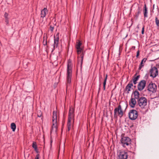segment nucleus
Wrapping results in <instances>:
<instances>
[{"mask_svg": "<svg viewBox=\"0 0 159 159\" xmlns=\"http://www.w3.org/2000/svg\"><path fill=\"white\" fill-rule=\"evenodd\" d=\"M75 108L72 106L70 107L68 115L67 124V130L69 131L74 122Z\"/></svg>", "mask_w": 159, "mask_h": 159, "instance_id": "nucleus-1", "label": "nucleus"}, {"mask_svg": "<svg viewBox=\"0 0 159 159\" xmlns=\"http://www.w3.org/2000/svg\"><path fill=\"white\" fill-rule=\"evenodd\" d=\"M142 10H141L139 7L137 9V12L135 14V16L136 18H138L139 16V15L141 13Z\"/></svg>", "mask_w": 159, "mask_h": 159, "instance_id": "nucleus-22", "label": "nucleus"}, {"mask_svg": "<svg viewBox=\"0 0 159 159\" xmlns=\"http://www.w3.org/2000/svg\"><path fill=\"white\" fill-rule=\"evenodd\" d=\"M48 11L47 8L44 7L41 11V18H43L45 17L46 14L48 13Z\"/></svg>", "mask_w": 159, "mask_h": 159, "instance_id": "nucleus-16", "label": "nucleus"}, {"mask_svg": "<svg viewBox=\"0 0 159 159\" xmlns=\"http://www.w3.org/2000/svg\"><path fill=\"white\" fill-rule=\"evenodd\" d=\"M107 75H106L105 77L104 80V81L103 83V90H105L106 89V82L107 80Z\"/></svg>", "mask_w": 159, "mask_h": 159, "instance_id": "nucleus-21", "label": "nucleus"}, {"mask_svg": "<svg viewBox=\"0 0 159 159\" xmlns=\"http://www.w3.org/2000/svg\"><path fill=\"white\" fill-rule=\"evenodd\" d=\"M43 44L44 46H45L47 44V40L46 39L45 40V38L44 37L43 38Z\"/></svg>", "mask_w": 159, "mask_h": 159, "instance_id": "nucleus-27", "label": "nucleus"}, {"mask_svg": "<svg viewBox=\"0 0 159 159\" xmlns=\"http://www.w3.org/2000/svg\"><path fill=\"white\" fill-rule=\"evenodd\" d=\"M32 146V147L34 149L35 151L36 152L38 153V151L37 148V144L36 142H34L33 143Z\"/></svg>", "mask_w": 159, "mask_h": 159, "instance_id": "nucleus-20", "label": "nucleus"}, {"mask_svg": "<svg viewBox=\"0 0 159 159\" xmlns=\"http://www.w3.org/2000/svg\"><path fill=\"white\" fill-rule=\"evenodd\" d=\"M155 22L157 25L159 27V20H158L157 17L155 18Z\"/></svg>", "mask_w": 159, "mask_h": 159, "instance_id": "nucleus-25", "label": "nucleus"}, {"mask_svg": "<svg viewBox=\"0 0 159 159\" xmlns=\"http://www.w3.org/2000/svg\"><path fill=\"white\" fill-rule=\"evenodd\" d=\"M138 115V112L135 110H130L128 113L129 117V119L132 120H136L137 118Z\"/></svg>", "mask_w": 159, "mask_h": 159, "instance_id": "nucleus-7", "label": "nucleus"}, {"mask_svg": "<svg viewBox=\"0 0 159 159\" xmlns=\"http://www.w3.org/2000/svg\"><path fill=\"white\" fill-rule=\"evenodd\" d=\"M8 13H7L6 12L4 14V15L5 19H7V18H8Z\"/></svg>", "mask_w": 159, "mask_h": 159, "instance_id": "nucleus-29", "label": "nucleus"}, {"mask_svg": "<svg viewBox=\"0 0 159 159\" xmlns=\"http://www.w3.org/2000/svg\"><path fill=\"white\" fill-rule=\"evenodd\" d=\"M35 159H39V154L36 155Z\"/></svg>", "mask_w": 159, "mask_h": 159, "instance_id": "nucleus-32", "label": "nucleus"}, {"mask_svg": "<svg viewBox=\"0 0 159 159\" xmlns=\"http://www.w3.org/2000/svg\"><path fill=\"white\" fill-rule=\"evenodd\" d=\"M57 112L55 111H53L52 119V125L51 130V136L53 135L56 136L57 134L58 125L57 121Z\"/></svg>", "mask_w": 159, "mask_h": 159, "instance_id": "nucleus-2", "label": "nucleus"}, {"mask_svg": "<svg viewBox=\"0 0 159 159\" xmlns=\"http://www.w3.org/2000/svg\"><path fill=\"white\" fill-rule=\"evenodd\" d=\"M136 104V100L134 99V98H131L129 102V104L130 106L132 108H134L135 107Z\"/></svg>", "mask_w": 159, "mask_h": 159, "instance_id": "nucleus-15", "label": "nucleus"}, {"mask_svg": "<svg viewBox=\"0 0 159 159\" xmlns=\"http://www.w3.org/2000/svg\"><path fill=\"white\" fill-rule=\"evenodd\" d=\"M52 143V140H51V142H50L51 144Z\"/></svg>", "mask_w": 159, "mask_h": 159, "instance_id": "nucleus-36", "label": "nucleus"}, {"mask_svg": "<svg viewBox=\"0 0 159 159\" xmlns=\"http://www.w3.org/2000/svg\"><path fill=\"white\" fill-rule=\"evenodd\" d=\"M54 28V27L53 26H52V25H51L50 27V30L52 31V32L53 31V29Z\"/></svg>", "mask_w": 159, "mask_h": 159, "instance_id": "nucleus-28", "label": "nucleus"}, {"mask_svg": "<svg viewBox=\"0 0 159 159\" xmlns=\"http://www.w3.org/2000/svg\"><path fill=\"white\" fill-rule=\"evenodd\" d=\"M131 140H120L121 143L124 147L131 144Z\"/></svg>", "mask_w": 159, "mask_h": 159, "instance_id": "nucleus-13", "label": "nucleus"}, {"mask_svg": "<svg viewBox=\"0 0 159 159\" xmlns=\"http://www.w3.org/2000/svg\"><path fill=\"white\" fill-rule=\"evenodd\" d=\"M54 43L53 45L54 49H55V48H57V47L58 44L59 42V39L58 34H57L56 36H54Z\"/></svg>", "mask_w": 159, "mask_h": 159, "instance_id": "nucleus-14", "label": "nucleus"}, {"mask_svg": "<svg viewBox=\"0 0 159 159\" xmlns=\"http://www.w3.org/2000/svg\"><path fill=\"white\" fill-rule=\"evenodd\" d=\"M133 93L134 95V98H134L135 100L136 99L138 100H139L140 98L139 97L140 95L139 92L137 90H135L133 92Z\"/></svg>", "mask_w": 159, "mask_h": 159, "instance_id": "nucleus-17", "label": "nucleus"}, {"mask_svg": "<svg viewBox=\"0 0 159 159\" xmlns=\"http://www.w3.org/2000/svg\"><path fill=\"white\" fill-rule=\"evenodd\" d=\"M157 89V85L154 83L151 82L148 85V90L150 92L154 93L156 92Z\"/></svg>", "mask_w": 159, "mask_h": 159, "instance_id": "nucleus-8", "label": "nucleus"}, {"mask_svg": "<svg viewBox=\"0 0 159 159\" xmlns=\"http://www.w3.org/2000/svg\"><path fill=\"white\" fill-rule=\"evenodd\" d=\"M5 19V22L7 24H8L9 23L8 21V18Z\"/></svg>", "mask_w": 159, "mask_h": 159, "instance_id": "nucleus-33", "label": "nucleus"}, {"mask_svg": "<svg viewBox=\"0 0 159 159\" xmlns=\"http://www.w3.org/2000/svg\"><path fill=\"white\" fill-rule=\"evenodd\" d=\"M147 60V58H144L143 59L139 66V70H140L144 66V63L146 62Z\"/></svg>", "mask_w": 159, "mask_h": 159, "instance_id": "nucleus-18", "label": "nucleus"}, {"mask_svg": "<svg viewBox=\"0 0 159 159\" xmlns=\"http://www.w3.org/2000/svg\"><path fill=\"white\" fill-rule=\"evenodd\" d=\"M144 16V18H146L148 17V10L147 8L146 7V6L145 4L144 5V9L143 10Z\"/></svg>", "mask_w": 159, "mask_h": 159, "instance_id": "nucleus-19", "label": "nucleus"}, {"mask_svg": "<svg viewBox=\"0 0 159 159\" xmlns=\"http://www.w3.org/2000/svg\"><path fill=\"white\" fill-rule=\"evenodd\" d=\"M146 83V81L144 80H141L139 83L138 85V89L139 90H142L145 87Z\"/></svg>", "mask_w": 159, "mask_h": 159, "instance_id": "nucleus-10", "label": "nucleus"}, {"mask_svg": "<svg viewBox=\"0 0 159 159\" xmlns=\"http://www.w3.org/2000/svg\"><path fill=\"white\" fill-rule=\"evenodd\" d=\"M144 26L143 25L142 28V34H143L144 33Z\"/></svg>", "mask_w": 159, "mask_h": 159, "instance_id": "nucleus-30", "label": "nucleus"}, {"mask_svg": "<svg viewBox=\"0 0 159 159\" xmlns=\"http://www.w3.org/2000/svg\"><path fill=\"white\" fill-rule=\"evenodd\" d=\"M132 48L133 49H134L135 48V47L134 46H132Z\"/></svg>", "mask_w": 159, "mask_h": 159, "instance_id": "nucleus-34", "label": "nucleus"}, {"mask_svg": "<svg viewBox=\"0 0 159 159\" xmlns=\"http://www.w3.org/2000/svg\"><path fill=\"white\" fill-rule=\"evenodd\" d=\"M100 86H101V84H100L99 85V90H100Z\"/></svg>", "mask_w": 159, "mask_h": 159, "instance_id": "nucleus-35", "label": "nucleus"}, {"mask_svg": "<svg viewBox=\"0 0 159 159\" xmlns=\"http://www.w3.org/2000/svg\"><path fill=\"white\" fill-rule=\"evenodd\" d=\"M154 5L153 6V7H154Z\"/></svg>", "mask_w": 159, "mask_h": 159, "instance_id": "nucleus-37", "label": "nucleus"}, {"mask_svg": "<svg viewBox=\"0 0 159 159\" xmlns=\"http://www.w3.org/2000/svg\"><path fill=\"white\" fill-rule=\"evenodd\" d=\"M42 113L41 111H38L37 116L38 117H40L41 116Z\"/></svg>", "mask_w": 159, "mask_h": 159, "instance_id": "nucleus-26", "label": "nucleus"}, {"mask_svg": "<svg viewBox=\"0 0 159 159\" xmlns=\"http://www.w3.org/2000/svg\"><path fill=\"white\" fill-rule=\"evenodd\" d=\"M128 157L127 153L125 151H121L118 154V159H127Z\"/></svg>", "mask_w": 159, "mask_h": 159, "instance_id": "nucleus-11", "label": "nucleus"}, {"mask_svg": "<svg viewBox=\"0 0 159 159\" xmlns=\"http://www.w3.org/2000/svg\"><path fill=\"white\" fill-rule=\"evenodd\" d=\"M150 76L153 78L156 77L158 74V70L155 67H151L150 70Z\"/></svg>", "mask_w": 159, "mask_h": 159, "instance_id": "nucleus-9", "label": "nucleus"}, {"mask_svg": "<svg viewBox=\"0 0 159 159\" xmlns=\"http://www.w3.org/2000/svg\"><path fill=\"white\" fill-rule=\"evenodd\" d=\"M133 86L132 81H130L126 86L125 89V91L127 94L129 93L131 90V87Z\"/></svg>", "mask_w": 159, "mask_h": 159, "instance_id": "nucleus-12", "label": "nucleus"}, {"mask_svg": "<svg viewBox=\"0 0 159 159\" xmlns=\"http://www.w3.org/2000/svg\"><path fill=\"white\" fill-rule=\"evenodd\" d=\"M139 77L140 76L139 75L136 76V77H134L133 79V82L134 84H135L137 83V82L138 80Z\"/></svg>", "mask_w": 159, "mask_h": 159, "instance_id": "nucleus-23", "label": "nucleus"}, {"mask_svg": "<svg viewBox=\"0 0 159 159\" xmlns=\"http://www.w3.org/2000/svg\"><path fill=\"white\" fill-rule=\"evenodd\" d=\"M124 114L123 111L121 106L119 105L117 107L115 108L114 110V117L117 118L118 116L120 118L122 117Z\"/></svg>", "mask_w": 159, "mask_h": 159, "instance_id": "nucleus-5", "label": "nucleus"}, {"mask_svg": "<svg viewBox=\"0 0 159 159\" xmlns=\"http://www.w3.org/2000/svg\"><path fill=\"white\" fill-rule=\"evenodd\" d=\"M73 66L71 61H68L67 64V69L66 72V84L67 86L69 85L71 82V79L72 77Z\"/></svg>", "mask_w": 159, "mask_h": 159, "instance_id": "nucleus-3", "label": "nucleus"}, {"mask_svg": "<svg viewBox=\"0 0 159 159\" xmlns=\"http://www.w3.org/2000/svg\"><path fill=\"white\" fill-rule=\"evenodd\" d=\"M121 139H123V138H121Z\"/></svg>", "mask_w": 159, "mask_h": 159, "instance_id": "nucleus-38", "label": "nucleus"}, {"mask_svg": "<svg viewBox=\"0 0 159 159\" xmlns=\"http://www.w3.org/2000/svg\"><path fill=\"white\" fill-rule=\"evenodd\" d=\"M147 99L146 98L141 97L138 100V103L141 108H143L147 105Z\"/></svg>", "mask_w": 159, "mask_h": 159, "instance_id": "nucleus-6", "label": "nucleus"}, {"mask_svg": "<svg viewBox=\"0 0 159 159\" xmlns=\"http://www.w3.org/2000/svg\"><path fill=\"white\" fill-rule=\"evenodd\" d=\"M82 43L80 41H78L76 42L75 45V48L77 50V54L78 55H79L81 53L80 55L81 60L80 61H79V60H78V63H80V66L81 67L82 66V64L83 63V58L84 56V52L83 48L81 47V45Z\"/></svg>", "mask_w": 159, "mask_h": 159, "instance_id": "nucleus-4", "label": "nucleus"}, {"mask_svg": "<svg viewBox=\"0 0 159 159\" xmlns=\"http://www.w3.org/2000/svg\"><path fill=\"white\" fill-rule=\"evenodd\" d=\"M11 128L13 131H14L16 129V125L15 123H12L11 124Z\"/></svg>", "mask_w": 159, "mask_h": 159, "instance_id": "nucleus-24", "label": "nucleus"}, {"mask_svg": "<svg viewBox=\"0 0 159 159\" xmlns=\"http://www.w3.org/2000/svg\"><path fill=\"white\" fill-rule=\"evenodd\" d=\"M139 55V51L138 50L137 52V54L136 55V57L137 58H138Z\"/></svg>", "mask_w": 159, "mask_h": 159, "instance_id": "nucleus-31", "label": "nucleus"}]
</instances>
